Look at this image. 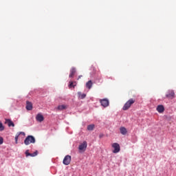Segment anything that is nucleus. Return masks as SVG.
<instances>
[{
  "mask_svg": "<svg viewBox=\"0 0 176 176\" xmlns=\"http://www.w3.org/2000/svg\"><path fill=\"white\" fill-rule=\"evenodd\" d=\"M134 102H135V100L131 98L129 99L123 106L122 109L123 111H127V109H129L133 104H134Z\"/></svg>",
  "mask_w": 176,
  "mask_h": 176,
  "instance_id": "obj_1",
  "label": "nucleus"
},
{
  "mask_svg": "<svg viewBox=\"0 0 176 176\" xmlns=\"http://www.w3.org/2000/svg\"><path fill=\"white\" fill-rule=\"evenodd\" d=\"M35 138L32 135H28L24 140L25 145H30V144H35Z\"/></svg>",
  "mask_w": 176,
  "mask_h": 176,
  "instance_id": "obj_2",
  "label": "nucleus"
},
{
  "mask_svg": "<svg viewBox=\"0 0 176 176\" xmlns=\"http://www.w3.org/2000/svg\"><path fill=\"white\" fill-rule=\"evenodd\" d=\"M111 146L114 149L113 153H119L120 152V145L118 143H113Z\"/></svg>",
  "mask_w": 176,
  "mask_h": 176,
  "instance_id": "obj_3",
  "label": "nucleus"
},
{
  "mask_svg": "<svg viewBox=\"0 0 176 176\" xmlns=\"http://www.w3.org/2000/svg\"><path fill=\"white\" fill-rule=\"evenodd\" d=\"M22 135V137L21 136ZM25 137V133L24 132H19L16 133L15 136V144H19V138H24Z\"/></svg>",
  "mask_w": 176,
  "mask_h": 176,
  "instance_id": "obj_4",
  "label": "nucleus"
},
{
  "mask_svg": "<svg viewBox=\"0 0 176 176\" xmlns=\"http://www.w3.org/2000/svg\"><path fill=\"white\" fill-rule=\"evenodd\" d=\"M166 98H169L170 100H173V98H174V97H175V93H174V91L170 90L166 94Z\"/></svg>",
  "mask_w": 176,
  "mask_h": 176,
  "instance_id": "obj_5",
  "label": "nucleus"
},
{
  "mask_svg": "<svg viewBox=\"0 0 176 176\" xmlns=\"http://www.w3.org/2000/svg\"><path fill=\"white\" fill-rule=\"evenodd\" d=\"M100 104L102 107L107 108V107H109V100L108 99H102L100 100Z\"/></svg>",
  "mask_w": 176,
  "mask_h": 176,
  "instance_id": "obj_6",
  "label": "nucleus"
},
{
  "mask_svg": "<svg viewBox=\"0 0 176 176\" xmlns=\"http://www.w3.org/2000/svg\"><path fill=\"white\" fill-rule=\"evenodd\" d=\"M71 163V155H66L63 159V164L68 166Z\"/></svg>",
  "mask_w": 176,
  "mask_h": 176,
  "instance_id": "obj_7",
  "label": "nucleus"
},
{
  "mask_svg": "<svg viewBox=\"0 0 176 176\" xmlns=\"http://www.w3.org/2000/svg\"><path fill=\"white\" fill-rule=\"evenodd\" d=\"M25 155H26V157H28V156H31V157H35V156L38 155V151H36L33 153H30V151L27 150L25 151Z\"/></svg>",
  "mask_w": 176,
  "mask_h": 176,
  "instance_id": "obj_8",
  "label": "nucleus"
},
{
  "mask_svg": "<svg viewBox=\"0 0 176 176\" xmlns=\"http://www.w3.org/2000/svg\"><path fill=\"white\" fill-rule=\"evenodd\" d=\"M87 148V142L84 141L81 144L79 145V151H85Z\"/></svg>",
  "mask_w": 176,
  "mask_h": 176,
  "instance_id": "obj_9",
  "label": "nucleus"
},
{
  "mask_svg": "<svg viewBox=\"0 0 176 176\" xmlns=\"http://www.w3.org/2000/svg\"><path fill=\"white\" fill-rule=\"evenodd\" d=\"M36 120H37V122H40V123L41 122H43V120H45V118H43V116L41 113H38L36 116Z\"/></svg>",
  "mask_w": 176,
  "mask_h": 176,
  "instance_id": "obj_10",
  "label": "nucleus"
},
{
  "mask_svg": "<svg viewBox=\"0 0 176 176\" xmlns=\"http://www.w3.org/2000/svg\"><path fill=\"white\" fill-rule=\"evenodd\" d=\"M75 74H76V68L72 67V69H70L69 78H74V76H75Z\"/></svg>",
  "mask_w": 176,
  "mask_h": 176,
  "instance_id": "obj_11",
  "label": "nucleus"
},
{
  "mask_svg": "<svg viewBox=\"0 0 176 176\" xmlns=\"http://www.w3.org/2000/svg\"><path fill=\"white\" fill-rule=\"evenodd\" d=\"M27 111H32V103L28 100L26 101Z\"/></svg>",
  "mask_w": 176,
  "mask_h": 176,
  "instance_id": "obj_12",
  "label": "nucleus"
},
{
  "mask_svg": "<svg viewBox=\"0 0 176 176\" xmlns=\"http://www.w3.org/2000/svg\"><path fill=\"white\" fill-rule=\"evenodd\" d=\"M157 111L159 113H163L164 112V106L160 104L157 107Z\"/></svg>",
  "mask_w": 176,
  "mask_h": 176,
  "instance_id": "obj_13",
  "label": "nucleus"
},
{
  "mask_svg": "<svg viewBox=\"0 0 176 176\" xmlns=\"http://www.w3.org/2000/svg\"><path fill=\"white\" fill-rule=\"evenodd\" d=\"M120 131L122 134V135H126V134H127V129L124 126H121L120 128Z\"/></svg>",
  "mask_w": 176,
  "mask_h": 176,
  "instance_id": "obj_14",
  "label": "nucleus"
},
{
  "mask_svg": "<svg viewBox=\"0 0 176 176\" xmlns=\"http://www.w3.org/2000/svg\"><path fill=\"white\" fill-rule=\"evenodd\" d=\"M86 87H87V89H89V90H90V89H91V87H93V82L91 81V80H89L86 83Z\"/></svg>",
  "mask_w": 176,
  "mask_h": 176,
  "instance_id": "obj_15",
  "label": "nucleus"
},
{
  "mask_svg": "<svg viewBox=\"0 0 176 176\" xmlns=\"http://www.w3.org/2000/svg\"><path fill=\"white\" fill-rule=\"evenodd\" d=\"M67 106L65 104H61L58 106L57 109H58V111H64V109H67Z\"/></svg>",
  "mask_w": 176,
  "mask_h": 176,
  "instance_id": "obj_16",
  "label": "nucleus"
},
{
  "mask_svg": "<svg viewBox=\"0 0 176 176\" xmlns=\"http://www.w3.org/2000/svg\"><path fill=\"white\" fill-rule=\"evenodd\" d=\"M6 123H8L9 127H11V126L12 127H14V123H13L12 120H6Z\"/></svg>",
  "mask_w": 176,
  "mask_h": 176,
  "instance_id": "obj_17",
  "label": "nucleus"
},
{
  "mask_svg": "<svg viewBox=\"0 0 176 176\" xmlns=\"http://www.w3.org/2000/svg\"><path fill=\"white\" fill-rule=\"evenodd\" d=\"M69 89H71L72 87H75V86H76V82H74V81H69Z\"/></svg>",
  "mask_w": 176,
  "mask_h": 176,
  "instance_id": "obj_18",
  "label": "nucleus"
},
{
  "mask_svg": "<svg viewBox=\"0 0 176 176\" xmlns=\"http://www.w3.org/2000/svg\"><path fill=\"white\" fill-rule=\"evenodd\" d=\"M79 98H81V100H83V98H86V94H82V92H78Z\"/></svg>",
  "mask_w": 176,
  "mask_h": 176,
  "instance_id": "obj_19",
  "label": "nucleus"
},
{
  "mask_svg": "<svg viewBox=\"0 0 176 176\" xmlns=\"http://www.w3.org/2000/svg\"><path fill=\"white\" fill-rule=\"evenodd\" d=\"M87 130H89V131H93V130H94V124L88 125Z\"/></svg>",
  "mask_w": 176,
  "mask_h": 176,
  "instance_id": "obj_20",
  "label": "nucleus"
},
{
  "mask_svg": "<svg viewBox=\"0 0 176 176\" xmlns=\"http://www.w3.org/2000/svg\"><path fill=\"white\" fill-rule=\"evenodd\" d=\"M5 130V126H3V124L2 122H0V131H3Z\"/></svg>",
  "mask_w": 176,
  "mask_h": 176,
  "instance_id": "obj_21",
  "label": "nucleus"
},
{
  "mask_svg": "<svg viewBox=\"0 0 176 176\" xmlns=\"http://www.w3.org/2000/svg\"><path fill=\"white\" fill-rule=\"evenodd\" d=\"M3 144V138L0 137V145H2Z\"/></svg>",
  "mask_w": 176,
  "mask_h": 176,
  "instance_id": "obj_22",
  "label": "nucleus"
},
{
  "mask_svg": "<svg viewBox=\"0 0 176 176\" xmlns=\"http://www.w3.org/2000/svg\"><path fill=\"white\" fill-rule=\"evenodd\" d=\"M82 75L79 76L77 80H79L82 78Z\"/></svg>",
  "mask_w": 176,
  "mask_h": 176,
  "instance_id": "obj_23",
  "label": "nucleus"
},
{
  "mask_svg": "<svg viewBox=\"0 0 176 176\" xmlns=\"http://www.w3.org/2000/svg\"><path fill=\"white\" fill-rule=\"evenodd\" d=\"M102 137H104V135H103V134H100V135H99V138H102Z\"/></svg>",
  "mask_w": 176,
  "mask_h": 176,
  "instance_id": "obj_24",
  "label": "nucleus"
}]
</instances>
